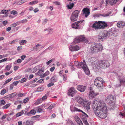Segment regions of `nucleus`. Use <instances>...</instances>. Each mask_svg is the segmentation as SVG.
I'll use <instances>...</instances> for the list:
<instances>
[{
	"label": "nucleus",
	"instance_id": "f257e3e1",
	"mask_svg": "<svg viewBox=\"0 0 125 125\" xmlns=\"http://www.w3.org/2000/svg\"><path fill=\"white\" fill-rule=\"evenodd\" d=\"M95 60H96L94 58L90 59L93 68L95 72H98L100 68H106L109 67L110 65L109 62L107 60H101L95 62Z\"/></svg>",
	"mask_w": 125,
	"mask_h": 125
},
{
	"label": "nucleus",
	"instance_id": "f03ea898",
	"mask_svg": "<svg viewBox=\"0 0 125 125\" xmlns=\"http://www.w3.org/2000/svg\"><path fill=\"white\" fill-rule=\"evenodd\" d=\"M92 107L95 113H100L104 110H107V108L105 103L102 101L95 99L93 103Z\"/></svg>",
	"mask_w": 125,
	"mask_h": 125
},
{
	"label": "nucleus",
	"instance_id": "7ed1b4c3",
	"mask_svg": "<svg viewBox=\"0 0 125 125\" xmlns=\"http://www.w3.org/2000/svg\"><path fill=\"white\" fill-rule=\"evenodd\" d=\"M115 29L114 28H111L108 32L107 31H104L100 33L98 35V38L99 40L101 39L103 41L104 39L109 36L114 34L115 32Z\"/></svg>",
	"mask_w": 125,
	"mask_h": 125
},
{
	"label": "nucleus",
	"instance_id": "20e7f679",
	"mask_svg": "<svg viewBox=\"0 0 125 125\" xmlns=\"http://www.w3.org/2000/svg\"><path fill=\"white\" fill-rule=\"evenodd\" d=\"M107 26L105 22L102 21H96L92 25V27L95 30L103 29Z\"/></svg>",
	"mask_w": 125,
	"mask_h": 125
},
{
	"label": "nucleus",
	"instance_id": "39448f33",
	"mask_svg": "<svg viewBox=\"0 0 125 125\" xmlns=\"http://www.w3.org/2000/svg\"><path fill=\"white\" fill-rule=\"evenodd\" d=\"M102 48V47L101 44L94 43L91 45L90 49L92 52H96L100 51Z\"/></svg>",
	"mask_w": 125,
	"mask_h": 125
},
{
	"label": "nucleus",
	"instance_id": "423d86ee",
	"mask_svg": "<svg viewBox=\"0 0 125 125\" xmlns=\"http://www.w3.org/2000/svg\"><path fill=\"white\" fill-rule=\"evenodd\" d=\"M84 20H82L73 23L71 25L72 28L76 29L82 28L84 24Z\"/></svg>",
	"mask_w": 125,
	"mask_h": 125
},
{
	"label": "nucleus",
	"instance_id": "0eeeda50",
	"mask_svg": "<svg viewBox=\"0 0 125 125\" xmlns=\"http://www.w3.org/2000/svg\"><path fill=\"white\" fill-rule=\"evenodd\" d=\"M80 42H85L87 43H88L89 41L87 38L85 37L84 35H82L77 37L75 38L73 43H79Z\"/></svg>",
	"mask_w": 125,
	"mask_h": 125
},
{
	"label": "nucleus",
	"instance_id": "6e6552de",
	"mask_svg": "<svg viewBox=\"0 0 125 125\" xmlns=\"http://www.w3.org/2000/svg\"><path fill=\"white\" fill-rule=\"evenodd\" d=\"M104 82L102 78L98 77L95 79L94 84L96 85L98 89L101 88L103 86V83Z\"/></svg>",
	"mask_w": 125,
	"mask_h": 125
},
{
	"label": "nucleus",
	"instance_id": "1a4fd4ad",
	"mask_svg": "<svg viewBox=\"0 0 125 125\" xmlns=\"http://www.w3.org/2000/svg\"><path fill=\"white\" fill-rule=\"evenodd\" d=\"M80 10H76L73 13L70 17V20L72 22H73L77 20L78 16Z\"/></svg>",
	"mask_w": 125,
	"mask_h": 125
},
{
	"label": "nucleus",
	"instance_id": "9d476101",
	"mask_svg": "<svg viewBox=\"0 0 125 125\" xmlns=\"http://www.w3.org/2000/svg\"><path fill=\"white\" fill-rule=\"evenodd\" d=\"M70 109L71 111L72 112H81L83 113V115L84 116V117L86 118L88 117V115L86 114L83 111H82V110L78 109V108H76V107H75L73 105H71L70 106Z\"/></svg>",
	"mask_w": 125,
	"mask_h": 125
},
{
	"label": "nucleus",
	"instance_id": "9b49d317",
	"mask_svg": "<svg viewBox=\"0 0 125 125\" xmlns=\"http://www.w3.org/2000/svg\"><path fill=\"white\" fill-rule=\"evenodd\" d=\"M107 110L103 111L102 112H100V113H96V115L99 117L101 118H105L107 116Z\"/></svg>",
	"mask_w": 125,
	"mask_h": 125
},
{
	"label": "nucleus",
	"instance_id": "f8f14e48",
	"mask_svg": "<svg viewBox=\"0 0 125 125\" xmlns=\"http://www.w3.org/2000/svg\"><path fill=\"white\" fill-rule=\"evenodd\" d=\"M91 104V102L90 101L85 99L82 104L84 108L88 110L90 109V105Z\"/></svg>",
	"mask_w": 125,
	"mask_h": 125
},
{
	"label": "nucleus",
	"instance_id": "ddd939ff",
	"mask_svg": "<svg viewBox=\"0 0 125 125\" xmlns=\"http://www.w3.org/2000/svg\"><path fill=\"white\" fill-rule=\"evenodd\" d=\"M83 65L81 68H82L84 70L86 74L87 75H89L90 74V72L89 69L88 68L86 64L85 61L84 60L83 61Z\"/></svg>",
	"mask_w": 125,
	"mask_h": 125
},
{
	"label": "nucleus",
	"instance_id": "4468645a",
	"mask_svg": "<svg viewBox=\"0 0 125 125\" xmlns=\"http://www.w3.org/2000/svg\"><path fill=\"white\" fill-rule=\"evenodd\" d=\"M76 93V91L74 87L71 88L68 90V94L69 96L73 97Z\"/></svg>",
	"mask_w": 125,
	"mask_h": 125
},
{
	"label": "nucleus",
	"instance_id": "2eb2a0df",
	"mask_svg": "<svg viewBox=\"0 0 125 125\" xmlns=\"http://www.w3.org/2000/svg\"><path fill=\"white\" fill-rule=\"evenodd\" d=\"M118 79L119 80L120 84L125 86V78L122 75H119Z\"/></svg>",
	"mask_w": 125,
	"mask_h": 125
},
{
	"label": "nucleus",
	"instance_id": "dca6fc26",
	"mask_svg": "<svg viewBox=\"0 0 125 125\" xmlns=\"http://www.w3.org/2000/svg\"><path fill=\"white\" fill-rule=\"evenodd\" d=\"M44 72V70L42 68L39 69V71L35 74L36 75H39L40 76V77H43V73Z\"/></svg>",
	"mask_w": 125,
	"mask_h": 125
},
{
	"label": "nucleus",
	"instance_id": "f3484780",
	"mask_svg": "<svg viewBox=\"0 0 125 125\" xmlns=\"http://www.w3.org/2000/svg\"><path fill=\"white\" fill-rule=\"evenodd\" d=\"M82 12H83V14H85V16L86 17H87L90 14L89 10L88 8L83 9L82 10Z\"/></svg>",
	"mask_w": 125,
	"mask_h": 125
},
{
	"label": "nucleus",
	"instance_id": "a211bd4d",
	"mask_svg": "<svg viewBox=\"0 0 125 125\" xmlns=\"http://www.w3.org/2000/svg\"><path fill=\"white\" fill-rule=\"evenodd\" d=\"M98 94V93H95L93 91H91L89 94V99H92Z\"/></svg>",
	"mask_w": 125,
	"mask_h": 125
},
{
	"label": "nucleus",
	"instance_id": "6ab92c4d",
	"mask_svg": "<svg viewBox=\"0 0 125 125\" xmlns=\"http://www.w3.org/2000/svg\"><path fill=\"white\" fill-rule=\"evenodd\" d=\"M106 100L107 103L108 104L112 103L114 100L113 96L110 95H108Z\"/></svg>",
	"mask_w": 125,
	"mask_h": 125
},
{
	"label": "nucleus",
	"instance_id": "aec40b11",
	"mask_svg": "<svg viewBox=\"0 0 125 125\" xmlns=\"http://www.w3.org/2000/svg\"><path fill=\"white\" fill-rule=\"evenodd\" d=\"M69 49L71 51H76L79 49V47L77 45L71 46L69 47Z\"/></svg>",
	"mask_w": 125,
	"mask_h": 125
},
{
	"label": "nucleus",
	"instance_id": "412c9836",
	"mask_svg": "<svg viewBox=\"0 0 125 125\" xmlns=\"http://www.w3.org/2000/svg\"><path fill=\"white\" fill-rule=\"evenodd\" d=\"M86 86L83 85H78L77 87V89L81 92H83L86 89Z\"/></svg>",
	"mask_w": 125,
	"mask_h": 125
},
{
	"label": "nucleus",
	"instance_id": "4be33fe9",
	"mask_svg": "<svg viewBox=\"0 0 125 125\" xmlns=\"http://www.w3.org/2000/svg\"><path fill=\"white\" fill-rule=\"evenodd\" d=\"M75 100L79 103L81 104H82L85 100L84 99H83L82 98L78 96L75 98Z\"/></svg>",
	"mask_w": 125,
	"mask_h": 125
},
{
	"label": "nucleus",
	"instance_id": "5701e85b",
	"mask_svg": "<svg viewBox=\"0 0 125 125\" xmlns=\"http://www.w3.org/2000/svg\"><path fill=\"white\" fill-rule=\"evenodd\" d=\"M74 65L76 66L78 68H81L83 65V62H79L77 61H75L74 62Z\"/></svg>",
	"mask_w": 125,
	"mask_h": 125
},
{
	"label": "nucleus",
	"instance_id": "b1692460",
	"mask_svg": "<svg viewBox=\"0 0 125 125\" xmlns=\"http://www.w3.org/2000/svg\"><path fill=\"white\" fill-rule=\"evenodd\" d=\"M125 22L122 21H119L117 24V26L119 28L123 27L125 25Z\"/></svg>",
	"mask_w": 125,
	"mask_h": 125
},
{
	"label": "nucleus",
	"instance_id": "393cba45",
	"mask_svg": "<svg viewBox=\"0 0 125 125\" xmlns=\"http://www.w3.org/2000/svg\"><path fill=\"white\" fill-rule=\"evenodd\" d=\"M119 0H106V4L108 3L109 1V3L111 5H113V4L116 3L117 1Z\"/></svg>",
	"mask_w": 125,
	"mask_h": 125
},
{
	"label": "nucleus",
	"instance_id": "a878e982",
	"mask_svg": "<svg viewBox=\"0 0 125 125\" xmlns=\"http://www.w3.org/2000/svg\"><path fill=\"white\" fill-rule=\"evenodd\" d=\"M51 104V103L49 102L47 104V105H50L47 108V109H49V110H51L55 106V104Z\"/></svg>",
	"mask_w": 125,
	"mask_h": 125
},
{
	"label": "nucleus",
	"instance_id": "bb28decb",
	"mask_svg": "<svg viewBox=\"0 0 125 125\" xmlns=\"http://www.w3.org/2000/svg\"><path fill=\"white\" fill-rule=\"evenodd\" d=\"M124 107V110L122 112H120L119 114L122 117L123 116L125 117V106L123 105Z\"/></svg>",
	"mask_w": 125,
	"mask_h": 125
},
{
	"label": "nucleus",
	"instance_id": "cd10ccee",
	"mask_svg": "<svg viewBox=\"0 0 125 125\" xmlns=\"http://www.w3.org/2000/svg\"><path fill=\"white\" fill-rule=\"evenodd\" d=\"M24 111L22 110L21 112H18L16 115V117H18L21 116L24 113Z\"/></svg>",
	"mask_w": 125,
	"mask_h": 125
},
{
	"label": "nucleus",
	"instance_id": "c85d7f7f",
	"mask_svg": "<svg viewBox=\"0 0 125 125\" xmlns=\"http://www.w3.org/2000/svg\"><path fill=\"white\" fill-rule=\"evenodd\" d=\"M25 93H21L20 92H19L18 93H17V95L18 97H22L23 96H25Z\"/></svg>",
	"mask_w": 125,
	"mask_h": 125
},
{
	"label": "nucleus",
	"instance_id": "c756f323",
	"mask_svg": "<svg viewBox=\"0 0 125 125\" xmlns=\"http://www.w3.org/2000/svg\"><path fill=\"white\" fill-rule=\"evenodd\" d=\"M27 42V41L25 40H22L20 41L19 42V44L21 45H24Z\"/></svg>",
	"mask_w": 125,
	"mask_h": 125
},
{
	"label": "nucleus",
	"instance_id": "7c9ffc66",
	"mask_svg": "<svg viewBox=\"0 0 125 125\" xmlns=\"http://www.w3.org/2000/svg\"><path fill=\"white\" fill-rule=\"evenodd\" d=\"M37 112L38 113L42 112L44 110V109L41 108L40 106L36 108Z\"/></svg>",
	"mask_w": 125,
	"mask_h": 125
},
{
	"label": "nucleus",
	"instance_id": "2f4dec72",
	"mask_svg": "<svg viewBox=\"0 0 125 125\" xmlns=\"http://www.w3.org/2000/svg\"><path fill=\"white\" fill-rule=\"evenodd\" d=\"M57 79L56 78V76H54L52 78H51L50 79V81L51 82H54L57 81Z\"/></svg>",
	"mask_w": 125,
	"mask_h": 125
},
{
	"label": "nucleus",
	"instance_id": "473e14b6",
	"mask_svg": "<svg viewBox=\"0 0 125 125\" xmlns=\"http://www.w3.org/2000/svg\"><path fill=\"white\" fill-rule=\"evenodd\" d=\"M18 40L19 39H17L14 40L10 42H9V43L10 44H15L18 41Z\"/></svg>",
	"mask_w": 125,
	"mask_h": 125
},
{
	"label": "nucleus",
	"instance_id": "72a5a7b5",
	"mask_svg": "<svg viewBox=\"0 0 125 125\" xmlns=\"http://www.w3.org/2000/svg\"><path fill=\"white\" fill-rule=\"evenodd\" d=\"M27 21V20L26 19H25L18 21L19 24L20 23H26Z\"/></svg>",
	"mask_w": 125,
	"mask_h": 125
},
{
	"label": "nucleus",
	"instance_id": "f704fd0d",
	"mask_svg": "<svg viewBox=\"0 0 125 125\" xmlns=\"http://www.w3.org/2000/svg\"><path fill=\"white\" fill-rule=\"evenodd\" d=\"M44 88L43 87H39L37 89V92H41L44 90Z\"/></svg>",
	"mask_w": 125,
	"mask_h": 125
},
{
	"label": "nucleus",
	"instance_id": "c9c22d12",
	"mask_svg": "<svg viewBox=\"0 0 125 125\" xmlns=\"http://www.w3.org/2000/svg\"><path fill=\"white\" fill-rule=\"evenodd\" d=\"M11 105L10 103H8L7 104L3 106L2 107V108L3 109H7Z\"/></svg>",
	"mask_w": 125,
	"mask_h": 125
},
{
	"label": "nucleus",
	"instance_id": "e433bc0d",
	"mask_svg": "<svg viewBox=\"0 0 125 125\" xmlns=\"http://www.w3.org/2000/svg\"><path fill=\"white\" fill-rule=\"evenodd\" d=\"M49 96V94L48 93L46 94L45 96H43L41 98L42 101L45 100Z\"/></svg>",
	"mask_w": 125,
	"mask_h": 125
},
{
	"label": "nucleus",
	"instance_id": "4c0bfd02",
	"mask_svg": "<svg viewBox=\"0 0 125 125\" xmlns=\"http://www.w3.org/2000/svg\"><path fill=\"white\" fill-rule=\"evenodd\" d=\"M26 124L27 125H31L33 124L32 122L29 120H27L26 121Z\"/></svg>",
	"mask_w": 125,
	"mask_h": 125
},
{
	"label": "nucleus",
	"instance_id": "58836bf2",
	"mask_svg": "<svg viewBox=\"0 0 125 125\" xmlns=\"http://www.w3.org/2000/svg\"><path fill=\"white\" fill-rule=\"evenodd\" d=\"M11 67V66L10 65H8L6 66L5 68L4 69V70L8 71L9 70Z\"/></svg>",
	"mask_w": 125,
	"mask_h": 125
},
{
	"label": "nucleus",
	"instance_id": "ea45409f",
	"mask_svg": "<svg viewBox=\"0 0 125 125\" xmlns=\"http://www.w3.org/2000/svg\"><path fill=\"white\" fill-rule=\"evenodd\" d=\"M74 4L73 3H72L70 4H69L67 5V7L69 9H72L74 6Z\"/></svg>",
	"mask_w": 125,
	"mask_h": 125
},
{
	"label": "nucleus",
	"instance_id": "a19ab883",
	"mask_svg": "<svg viewBox=\"0 0 125 125\" xmlns=\"http://www.w3.org/2000/svg\"><path fill=\"white\" fill-rule=\"evenodd\" d=\"M82 118L83 119V122L86 125H89L86 119H85V118Z\"/></svg>",
	"mask_w": 125,
	"mask_h": 125
},
{
	"label": "nucleus",
	"instance_id": "79ce46f5",
	"mask_svg": "<svg viewBox=\"0 0 125 125\" xmlns=\"http://www.w3.org/2000/svg\"><path fill=\"white\" fill-rule=\"evenodd\" d=\"M10 95V98H12L14 97L16 95H17V93L15 92L12 93Z\"/></svg>",
	"mask_w": 125,
	"mask_h": 125
},
{
	"label": "nucleus",
	"instance_id": "37998d69",
	"mask_svg": "<svg viewBox=\"0 0 125 125\" xmlns=\"http://www.w3.org/2000/svg\"><path fill=\"white\" fill-rule=\"evenodd\" d=\"M12 79V78H11L7 79L5 81V83L4 84V85L8 83L9 82L11 81Z\"/></svg>",
	"mask_w": 125,
	"mask_h": 125
},
{
	"label": "nucleus",
	"instance_id": "c03bdc74",
	"mask_svg": "<svg viewBox=\"0 0 125 125\" xmlns=\"http://www.w3.org/2000/svg\"><path fill=\"white\" fill-rule=\"evenodd\" d=\"M41 45H40L38 43L37 44V45L35 46V48H36L37 49V50H39L40 49V48H41Z\"/></svg>",
	"mask_w": 125,
	"mask_h": 125
},
{
	"label": "nucleus",
	"instance_id": "a18cd8bd",
	"mask_svg": "<svg viewBox=\"0 0 125 125\" xmlns=\"http://www.w3.org/2000/svg\"><path fill=\"white\" fill-rule=\"evenodd\" d=\"M24 114L25 115H27L28 116H31L32 115L31 113L30 112V111L28 112H26L25 111V112Z\"/></svg>",
	"mask_w": 125,
	"mask_h": 125
},
{
	"label": "nucleus",
	"instance_id": "49530a36",
	"mask_svg": "<svg viewBox=\"0 0 125 125\" xmlns=\"http://www.w3.org/2000/svg\"><path fill=\"white\" fill-rule=\"evenodd\" d=\"M38 2V1H34L30 2L29 3V4L31 5H32L34 4H35L37 3Z\"/></svg>",
	"mask_w": 125,
	"mask_h": 125
},
{
	"label": "nucleus",
	"instance_id": "de8ad7c7",
	"mask_svg": "<svg viewBox=\"0 0 125 125\" xmlns=\"http://www.w3.org/2000/svg\"><path fill=\"white\" fill-rule=\"evenodd\" d=\"M27 78H26L25 77H24L22 79H21L20 81V82L21 83H23L24 82H25L27 80Z\"/></svg>",
	"mask_w": 125,
	"mask_h": 125
},
{
	"label": "nucleus",
	"instance_id": "09e8293b",
	"mask_svg": "<svg viewBox=\"0 0 125 125\" xmlns=\"http://www.w3.org/2000/svg\"><path fill=\"white\" fill-rule=\"evenodd\" d=\"M30 111L31 115H34L36 113V112L35 110L33 109L31 110Z\"/></svg>",
	"mask_w": 125,
	"mask_h": 125
},
{
	"label": "nucleus",
	"instance_id": "8fccbe9b",
	"mask_svg": "<svg viewBox=\"0 0 125 125\" xmlns=\"http://www.w3.org/2000/svg\"><path fill=\"white\" fill-rule=\"evenodd\" d=\"M26 1V0H22L21 1H19L18 3V4L21 5L23 3L25 2Z\"/></svg>",
	"mask_w": 125,
	"mask_h": 125
},
{
	"label": "nucleus",
	"instance_id": "3c124183",
	"mask_svg": "<svg viewBox=\"0 0 125 125\" xmlns=\"http://www.w3.org/2000/svg\"><path fill=\"white\" fill-rule=\"evenodd\" d=\"M6 90L5 89L2 90L0 93V94L1 95H3L4 94L6 93Z\"/></svg>",
	"mask_w": 125,
	"mask_h": 125
},
{
	"label": "nucleus",
	"instance_id": "603ef678",
	"mask_svg": "<svg viewBox=\"0 0 125 125\" xmlns=\"http://www.w3.org/2000/svg\"><path fill=\"white\" fill-rule=\"evenodd\" d=\"M49 73V72L48 71H46L45 73L43 74V77L46 76L47 75H48Z\"/></svg>",
	"mask_w": 125,
	"mask_h": 125
},
{
	"label": "nucleus",
	"instance_id": "864d4df0",
	"mask_svg": "<svg viewBox=\"0 0 125 125\" xmlns=\"http://www.w3.org/2000/svg\"><path fill=\"white\" fill-rule=\"evenodd\" d=\"M8 12V10H3L1 11V12L2 14H6Z\"/></svg>",
	"mask_w": 125,
	"mask_h": 125
},
{
	"label": "nucleus",
	"instance_id": "5fc2aeb1",
	"mask_svg": "<svg viewBox=\"0 0 125 125\" xmlns=\"http://www.w3.org/2000/svg\"><path fill=\"white\" fill-rule=\"evenodd\" d=\"M44 79H41L38 80L37 81V82L38 83H43L44 82Z\"/></svg>",
	"mask_w": 125,
	"mask_h": 125
},
{
	"label": "nucleus",
	"instance_id": "6e6d98bb",
	"mask_svg": "<svg viewBox=\"0 0 125 125\" xmlns=\"http://www.w3.org/2000/svg\"><path fill=\"white\" fill-rule=\"evenodd\" d=\"M10 13L11 14L14 15L17 14V12L15 10H13Z\"/></svg>",
	"mask_w": 125,
	"mask_h": 125
},
{
	"label": "nucleus",
	"instance_id": "4d7b16f0",
	"mask_svg": "<svg viewBox=\"0 0 125 125\" xmlns=\"http://www.w3.org/2000/svg\"><path fill=\"white\" fill-rule=\"evenodd\" d=\"M29 100V98H27L24 100L23 102L25 103L27 102Z\"/></svg>",
	"mask_w": 125,
	"mask_h": 125
},
{
	"label": "nucleus",
	"instance_id": "13d9d810",
	"mask_svg": "<svg viewBox=\"0 0 125 125\" xmlns=\"http://www.w3.org/2000/svg\"><path fill=\"white\" fill-rule=\"evenodd\" d=\"M76 122L79 125H81L83 124L80 119V120H78Z\"/></svg>",
	"mask_w": 125,
	"mask_h": 125
},
{
	"label": "nucleus",
	"instance_id": "bf43d9fd",
	"mask_svg": "<svg viewBox=\"0 0 125 125\" xmlns=\"http://www.w3.org/2000/svg\"><path fill=\"white\" fill-rule=\"evenodd\" d=\"M19 24V23L17 21L15 23H14L12 25V26L13 27H15L16 26H17V25H18Z\"/></svg>",
	"mask_w": 125,
	"mask_h": 125
},
{
	"label": "nucleus",
	"instance_id": "052dcab7",
	"mask_svg": "<svg viewBox=\"0 0 125 125\" xmlns=\"http://www.w3.org/2000/svg\"><path fill=\"white\" fill-rule=\"evenodd\" d=\"M52 61L53 60L52 59H51L48 62H46V64L47 65H49L50 63L52 62Z\"/></svg>",
	"mask_w": 125,
	"mask_h": 125
},
{
	"label": "nucleus",
	"instance_id": "680f3d73",
	"mask_svg": "<svg viewBox=\"0 0 125 125\" xmlns=\"http://www.w3.org/2000/svg\"><path fill=\"white\" fill-rule=\"evenodd\" d=\"M54 85V84L52 82H51L49 84H48L47 86L49 87H50L51 86H52Z\"/></svg>",
	"mask_w": 125,
	"mask_h": 125
},
{
	"label": "nucleus",
	"instance_id": "e2e57ef3",
	"mask_svg": "<svg viewBox=\"0 0 125 125\" xmlns=\"http://www.w3.org/2000/svg\"><path fill=\"white\" fill-rule=\"evenodd\" d=\"M0 104H1L2 105H5L6 103L5 101L4 100H2L0 102Z\"/></svg>",
	"mask_w": 125,
	"mask_h": 125
},
{
	"label": "nucleus",
	"instance_id": "0e129e2a",
	"mask_svg": "<svg viewBox=\"0 0 125 125\" xmlns=\"http://www.w3.org/2000/svg\"><path fill=\"white\" fill-rule=\"evenodd\" d=\"M19 81L14 82H13L12 84L13 85H14L15 86H16L19 83Z\"/></svg>",
	"mask_w": 125,
	"mask_h": 125
},
{
	"label": "nucleus",
	"instance_id": "69168bd1",
	"mask_svg": "<svg viewBox=\"0 0 125 125\" xmlns=\"http://www.w3.org/2000/svg\"><path fill=\"white\" fill-rule=\"evenodd\" d=\"M48 21V20L47 19H45L42 22V24L43 25H45Z\"/></svg>",
	"mask_w": 125,
	"mask_h": 125
},
{
	"label": "nucleus",
	"instance_id": "338daca9",
	"mask_svg": "<svg viewBox=\"0 0 125 125\" xmlns=\"http://www.w3.org/2000/svg\"><path fill=\"white\" fill-rule=\"evenodd\" d=\"M74 119L75 121L77 122L78 120H80V119L77 116H76L74 117Z\"/></svg>",
	"mask_w": 125,
	"mask_h": 125
},
{
	"label": "nucleus",
	"instance_id": "774afa93",
	"mask_svg": "<svg viewBox=\"0 0 125 125\" xmlns=\"http://www.w3.org/2000/svg\"><path fill=\"white\" fill-rule=\"evenodd\" d=\"M14 86V85L12 83L10 84V90H12L13 89V88Z\"/></svg>",
	"mask_w": 125,
	"mask_h": 125
}]
</instances>
